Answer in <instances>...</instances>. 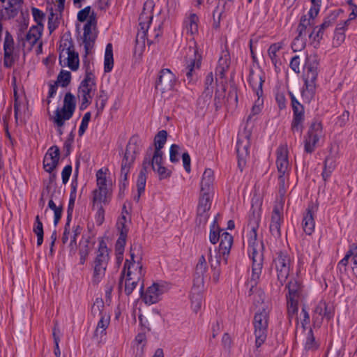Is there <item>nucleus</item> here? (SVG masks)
<instances>
[{
  "label": "nucleus",
  "instance_id": "f257e3e1",
  "mask_svg": "<svg viewBox=\"0 0 357 357\" xmlns=\"http://www.w3.org/2000/svg\"><path fill=\"white\" fill-rule=\"evenodd\" d=\"M248 254L252 259V275L248 282L250 287V292L257 284L263 267V243L257 240V236H248Z\"/></svg>",
  "mask_w": 357,
  "mask_h": 357
},
{
  "label": "nucleus",
  "instance_id": "f03ea898",
  "mask_svg": "<svg viewBox=\"0 0 357 357\" xmlns=\"http://www.w3.org/2000/svg\"><path fill=\"white\" fill-rule=\"evenodd\" d=\"M141 140L137 136H132L126 146L122 159L120 174V190L124 189L128 184V174L130 172L137 155L139 153Z\"/></svg>",
  "mask_w": 357,
  "mask_h": 357
},
{
  "label": "nucleus",
  "instance_id": "7ed1b4c3",
  "mask_svg": "<svg viewBox=\"0 0 357 357\" xmlns=\"http://www.w3.org/2000/svg\"><path fill=\"white\" fill-rule=\"evenodd\" d=\"M110 259L109 249L103 240L99 242L91 263L93 271L92 282L98 284L103 279Z\"/></svg>",
  "mask_w": 357,
  "mask_h": 357
},
{
  "label": "nucleus",
  "instance_id": "20e7f679",
  "mask_svg": "<svg viewBox=\"0 0 357 357\" xmlns=\"http://www.w3.org/2000/svg\"><path fill=\"white\" fill-rule=\"evenodd\" d=\"M264 82V73L262 72H256L253 70H250L248 83L253 92L257 96V99L255 101V103L252 107L251 114L248 116L247 121L251 120L252 116L259 114L261 111L264 99H263V84Z\"/></svg>",
  "mask_w": 357,
  "mask_h": 357
},
{
  "label": "nucleus",
  "instance_id": "39448f33",
  "mask_svg": "<svg viewBox=\"0 0 357 357\" xmlns=\"http://www.w3.org/2000/svg\"><path fill=\"white\" fill-rule=\"evenodd\" d=\"M96 89L95 76L90 70L89 64H87L86 75L78 88L77 96L81 100L79 109H85L91 102L92 92Z\"/></svg>",
  "mask_w": 357,
  "mask_h": 357
},
{
  "label": "nucleus",
  "instance_id": "423d86ee",
  "mask_svg": "<svg viewBox=\"0 0 357 357\" xmlns=\"http://www.w3.org/2000/svg\"><path fill=\"white\" fill-rule=\"evenodd\" d=\"M75 108V97L70 92H68L64 96L63 107L61 108L58 107L54 112V116L50 117V119L57 127L61 128L66 121L72 118Z\"/></svg>",
  "mask_w": 357,
  "mask_h": 357
},
{
  "label": "nucleus",
  "instance_id": "0eeeda50",
  "mask_svg": "<svg viewBox=\"0 0 357 357\" xmlns=\"http://www.w3.org/2000/svg\"><path fill=\"white\" fill-rule=\"evenodd\" d=\"M268 320L269 313L265 309L257 312L254 317V335L257 348H259L266 340Z\"/></svg>",
  "mask_w": 357,
  "mask_h": 357
},
{
  "label": "nucleus",
  "instance_id": "6e6552de",
  "mask_svg": "<svg viewBox=\"0 0 357 357\" xmlns=\"http://www.w3.org/2000/svg\"><path fill=\"white\" fill-rule=\"evenodd\" d=\"M202 59V55L196 46L188 47L185 59V67L183 70V73L185 75V80L188 83H191L196 79V71L200 68Z\"/></svg>",
  "mask_w": 357,
  "mask_h": 357
},
{
  "label": "nucleus",
  "instance_id": "1a4fd4ad",
  "mask_svg": "<svg viewBox=\"0 0 357 357\" xmlns=\"http://www.w3.org/2000/svg\"><path fill=\"white\" fill-rule=\"evenodd\" d=\"M324 137L323 127L321 122L313 121L304 137V150L312 153L318 146L319 140Z\"/></svg>",
  "mask_w": 357,
  "mask_h": 357
},
{
  "label": "nucleus",
  "instance_id": "9d476101",
  "mask_svg": "<svg viewBox=\"0 0 357 357\" xmlns=\"http://www.w3.org/2000/svg\"><path fill=\"white\" fill-rule=\"evenodd\" d=\"M43 29L40 26L38 28L32 26L28 32H26L22 39L18 40L19 45H21L24 53L26 52H30L33 49V46L38 43V49H42V42L40 41Z\"/></svg>",
  "mask_w": 357,
  "mask_h": 357
},
{
  "label": "nucleus",
  "instance_id": "9b49d317",
  "mask_svg": "<svg viewBox=\"0 0 357 357\" xmlns=\"http://www.w3.org/2000/svg\"><path fill=\"white\" fill-rule=\"evenodd\" d=\"M144 284L142 283L140 291L142 292ZM169 289V284L166 282L153 283L149 287L144 294L142 293V298L144 303L152 305L158 303L160 296Z\"/></svg>",
  "mask_w": 357,
  "mask_h": 357
},
{
  "label": "nucleus",
  "instance_id": "f8f14e48",
  "mask_svg": "<svg viewBox=\"0 0 357 357\" xmlns=\"http://www.w3.org/2000/svg\"><path fill=\"white\" fill-rule=\"evenodd\" d=\"M291 99V105L293 110V119L291 121V129L295 132L301 133L303 128L304 121V107L296 98L291 92H289Z\"/></svg>",
  "mask_w": 357,
  "mask_h": 357
},
{
  "label": "nucleus",
  "instance_id": "ddd939ff",
  "mask_svg": "<svg viewBox=\"0 0 357 357\" xmlns=\"http://www.w3.org/2000/svg\"><path fill=\"white\" fill-rule=\"evenodd\" d=\"M273 263L277 271L278 280L280 284L283 285L289 275L291 265L290 257L287 253L280 252L277 253Z\"/></svg>",
  "mask_w": 357,
  "mask_h": 357
},
{
  "label": "nucleus",
  "instance_id": "4468645a",
  "mask_svg": "<svg viewBox=\"0 0 357 357\" xmlns=\"http://www.w3.org/2000/svg\"><path fill=\"white\" fill-rule=\"evenodd\" d=\"M144 275L145 271L143 269V266L139 260L130 261L126 259L121 274L119 285L122 284L124 277L134 278V280H143Z\"/></svg>",
  "mask_w": 357,
  "mask_h": 357
},
{
  "label": "nucleus",
  "instance_id": "2eb2a0df",
  "mask_svg": "<svg viewBox=\"0 0 357 357\" xmlns=\"http://www.w3.org/2000/svg\"><path fill=\"white\" fill-rule=\"evenodd\" d=\"M208 271V264L205 255L202 254L198 259L195 268L192 290L197 293L202 291L204 286V278Z\"/></svg>",
  "mask_w": 357,
  "mask_h": 357
},
{
  "label": "nucleus",
  "instance_id": "dca6fc26",
  "mask_svg": "<svg viewBox=\"0 0 357 357\" xmlns=\"http://www.w3.org/2000/svg\"><path fill=\"white\" fill-rule=\"evenodd\" d=\"M96 21L94 17L91 16L84 26L83 43L85 50V58L93 47L96 38L95 31Z\"/></svg>",
  "mask_w": 357,
  "mask_h": 357
},
{
  "label": "nucleus",
  "instance_id": "f3484780",
  "mask_svg": "<svg viewBox=\"0 0 357 357\" xmlns=\"http://www.w3.org/2000/svg\"><path fill=\"white\" fill-rule=\"evenodd\" d=\"M176 82L174 74L168 68L160 71L158 79L156 81L155 88L162 93L172 91Z\"/></svg>",
  "mask_w": 357,
  "mask_h": 357
},
{
  "label": "nucleus",
  "instance_id": "a211bd4d",
  "mask_svg": "<svg viewBox=\"0 0 357 357\" xmlns=\"http://www.w3.org/2000/svg\"><path fill=\"white\" fill-rule=\"evenodd\" d=\"M319 59L315 54L306 56L303 67V79L305 82L316 83L318 76Z\"/></svg>",
  "mask_w": 357,
  "mask_h": 357
},
{
  "label": "nucleus",
  "instance_id": "6ab92c4d",
  "mask_svg": "<svg viewBox=\"0 0 357 357\" xmlns=\"http://www.w3.org/2000/svg\"><path fill=\"white\" fill-rule=\"evenodd\" d=\"M334 316V307L332 305L321 300L316 305L313 313L314 324L321 325L324 318L328 320L333 319Z\"/></svg>",
  "mask_w": 357,
  "mask_h": 357
},
{
  "label": "nucleus",
  "instance_id": "aec40b11",
  "mask_svg": "<svg viewBox=\"0 0 357 357\" xmlns=\"http://www.w3.org/2000/svg\"><path fill=\"white\" fill-rule=\"evenodd\" d=\"M337 16L335 14H330L326 16L324 22L319 26H315L313 31L309 35V38L312 40L314 47L319 45L321 40L323 39L324 31L333 26L336 21Z\"/></svg>",
  "mask_w": 357,
  "mask_h": 357
},
{
  "label": "nucleus",
  "instance_id": "412c9836",
  "mask_svg": "<svg viewBox=\"0 0 357 357\" xmlns=\"http://www.w3.org/2000/svg\"><path fill=\"white\" fill-rule=\"evenodd\" d=\"M284 43L280 41L271 44L268 50L267 54L274 66L275 71L279 73L282 66V50L284 48Z\"/></svg>",
  "mask_w": 357,
  "mask_h": 357
},
{
  "label": "nucleus",
  "instance_id": "4be33fe9",
  "mask_svg": "<svg viewBox=\"0 0 357 357\" xmlns=\"http://www.w3.org/2000/svg\"><path fill=\"white\" fill-rule=\"evenodd\" d=\"M153 151V147L150 146L147 149L146 155L144 156L143 163H142V168L139 172V174L138 175L137 181V191L139 196L144 192V188L146 186V174L148 173V169L150 167L151 164V154Z\"/></svg>",
  "mask_w": 357,
  "mask_h": 357
},
{
  "label": "nucleus",
  "instance_id": "5701e85b",
  "mask_svg": "<svg viewBox=\"0 0 357 357\" xmlns=\"http://www.w3.org/2000/svg\"><path fill=\"white\" fill-rule=\"evenodd\" d=\"M276 166L278 174H289L290 166L288 159V148L287 144H281L277 149Z\"/></svg>",
  "mask_w": 357,
  "mask_h": 357
},
{
  "label": "nucleus",
  "instance_id": "b1692460",
  "mask_svg": "<svg viewBox=\"0 0 357 357\" xmlns=\"http://www.w3.org/2000/svg\"><path fill=\"white\" fill-rule=\"evenodd\" d=\"M250 139L248 135H240L237 139L236 150L238 156V164L240 167L245 163L249 155Z\"/></svg>",
  "mask_w": 357,
  "mask_h": 357
},
{
  "label": "nucleus",
  "instance_id": "393cba45",
  "mask_svg": "<svg viewBox=\"0 0 357 357\" xmlns=\"http://www.w3.org/2000/svg\"><path fill=\"white\" fill-rule=\"evenodd\" d=\"M60 151L58 146L50 147L43 159V167L46 172L51 173L58 165Z\"/></svg>",
  "mask_w": 357,
  "mask_h": 357
},
{
  "label": "nucleus",
  "instance_id": "a878e982",
  "mask_svg": "<svg viewBox=\"0 0 357 357\" xmlns=\"http://www.w3.org/2000/svg\"><path fill=\"white\" fill-rule=\"evenodd\" d=\"M316 211V206L313 204H311L308 206L305 213L303 215L302 227L304 232L307 235H311L314 230L315 222L314 216Z\"/></svg>",
  "mask_w": 357,
  "mask_h": 357
},
{
  "label": "nucleus",
  "instance_id": "bb28decb",
  "mask_svg": "<svg viewBox=\"0 0 357 357\" xmlns=\"http://www.w3.org/2000/svg\"><path fill=\"white\" fill-rule=\"evenodd\" d=\"M282 222V210L278 206L273 208L270 223V232L275 238H280L281 236V223Z\"/></svg>",
  "mask_w": 357,
  "mask_h": 357
},
{
  "label": "nucleus",
  "instance_id": "cd10ccee",
  "mask_svg": "<svg viewBox=\"0 0 357 357\" xmlns=\"http://www.w3.org/2000/svg\"><path fill=\"white\" fill-rule=\"evenodd\" d=\"M167 137V132L166 130H160L158 132V134L155 136L154 138V145L155 150L152 151L151 156H153V161L158 163L161 160V156H162L163 153L161 149L163 148L164 145L166 143Z\"/></svg>",
  "mask_w": 357,
  "mask_h": 357
},
{
  "label": "nucleus",
  "instance_id": "c85d7f7f",
  "mask_svg": "<svg viewBox=\"0 0 357 357\" xmlns=\"http://www.w3.org/2000/svg\"><path fill=\"white\" fill-rule=\"evenodd\" d=\"M204 254H206L208 256V259L211 263V269L212 273L211 280L213 283L217 284L220 280V275L221 273V270L220 268L221 258L220 257L215 256V261H213L212 258V249L211 247L207 245L205 246Z\"/></svg>",
  "mask_w": 357,
  "mask_h": 357
},
{
  "label": "nucleus",
  "instance_id": "c756f323",
  "mask_svg": "<svg viewBox=\"0 0 357 357\" xmlns=\"http://www.w3.org/2000/svg\"><path fill=\"white\" fill-rule=\"evenodd\" d=\"M261 220V210L259 208H251L248 216V228L250 229L248 236H257V230Z\"/></svg>",
  "mask_w": 357,
  "mask_h": 357
},
{
  "label": "nucleus",
  "instance_id": "7c9ffc66",
  "mask_svg": "<svg viewBox=\"0 0 357 357\" xmlns=\"http://www.w3.org/2000/svg\"><path fill=\"white\" fill-rule=\"evenodd\" d=\"M232 244V236L227 231H222L220 237V243L219 245L218 255L217 256L220 257V258H221L222 256L225 262H227V257L230 252Z\"/></svg>",
  "mask_w": 357,
  "mask_h": 357
},
{
  "label": "nucleus",
  "instance_id": "2f4dec72",
  "mask_svg": "<svg viewBox=\"0 0 357 357\" xmlns=\"http://www.w3.org/2000/svg\"><path fill=\"white\" fill-rule=\"evenodd\" d=\"M230 66V54L228 50H222L218 59V66L215 69V75L219 78L225 77V73Z\"/></svg>",
  "mask_w": 357,
  "mask_h": 357
},
{
  "label": "nucleus",
  "instance_id": "473e14b6",
  "mask_svg": "<svg viewBox=\"0 0 357 357\" xmlns=\"http://www.w3.org/2000/svg\"><path fill=\"white\" fill-rule=\"evenodd\" d=\"M199 17L195 13L186 16L183 21V28L188 34L193 36L198 33Z\"/></svg>",
  "mask_w": 357,
  "mask_h": 357
},
{
  "label": "nucleus",
  "instance_id": "72a5a7b5",
  "mask_svg": "<svg viewBox=\"0 0 357 357\" xmlns=\"http://www.w3.org/2000/svg\"><path fill=\"white\" fill-rule=\"evenodd\" d=\"M93 206H100L102 204H107L110 200L109 189L96 188L92 192Z\"/></svg>",
  "mask_w": 357,
  "mask_h": 357
},
{
  "label": "nucleus",
  "instance_id": "f704fd0d",
  "mask_svg": "<svg viewBox=\"0 0 357 357\" xmlns=\"http://www.w3.org/2000/svg\"><path fill=\"white\" fill-rule=\"evenodd\" d=\"M126 222V217L122 216L120 219L118 220L116 223V227L119 232V236L116 243H117V246H119L120 248L125 247L126 243L128 228Z\"/></svg>",
  "mask_w": 357,
  "mask_h": 357
},
{
  "label": "nucleus",
  "instance_id": "c9c22d12",
  "mask_svg": "<svg viewBox=\"0 0 357 357\" xmlns=\"http://www.w3.org/2000/svg\"><path fill=\"white\" fill-rule=\"evenodd\" d=\"M214 182V173L211 169H206L201 181L202 192L211 193Z\"/></svg>",
  "mask_w": 357,
  "mask_h": 357
},
{
  "label": "nucleus",
  "instance_id": "e433bc0d",
  "mask_svg": "<svg viewBox=\"0 0 357 357\" xmlns=\"http://www.w3.org/2000/svg\"><path fill=\"white\" fill-rule=\"evenodd\" d=\"M75 50V47L73 45V41L68 35H64L60 41L59 45V62L62 63L63 56H66V54Z\"/></svg>",
  "mask_w": 357,
  "mask_h": 357
},
{
  "label": "nucleus",
  "instance_id": "4c0bfd02",
  "mask_svg": "<svg viewBox=\"0 0 357 357\" xmlns=\"http://www.w3.org/2000/svg\"><path fill=\"white\" fill-rule=\"evenodd\" d=\"M287 288L289 294L287 296V299L298 301L302 293V287L300 282L297 279H292L289 282Z\"/></svg>",
  "mask_w": 357,
  "mask_h": 357
},
{
  "label": "nucleus",
  "instance_id": "58836bf2",
  "mask_svg": "<svg viewBox=\"0 0 357 357\" xmlns=\"http://www.w3.org/2000/svg\"><path fill=\"white\" fill-rule=\"evenodd\" d=\"M306 29L307 27L301 25L300 24L298 26L297 31L298 36L295 38L294 40L292 43L291 47L294 52L301 50L305 46V36L306 35Z\"/></svg>",
  "mask_w": 357,
  "mask_h": 357
},
{
  "label": "nucleus",
  "instance_id": "ea45409f",
  "mask_svg": "<svg viewBox=\"0 0 357 357\" xmlns=\"http://www.w3.org/2000/svg\"><path fill=\"white\" fill-rule=\"evenodd\" d=\"M109 321L110 316L108 314L105 313L101 315V317H100V320L98 322L93 336L97 338L99 337L101 338L102 336L105 335L106 330L109 326Z\"/></svg>",
  "mask_w": 357,
  "mask_h": 357
},
{
  "label": "nucleus",
  "instance_id": "a19ab883",
  "mask_svg": "<svg viewBox=\"0 0 357 357\" xmlns=\"http://www.w3.org/2000/svg\"><path fill=\"white\" fill-rule=\"evenodd\" d=\"M62 60L64 65L68 66L70 70L75 71L79 68V55L75 50L66 53V56H63Z\"/></svg>",
  "mask_w": 357,
  "mask_h": 357
},
{
  "label": "nucleus",
  "instance_id": "79ce46f5",
  "mask_svg": "<svg viewBox=\"0 0 357 357\" xmlns=\"http://www.w3.org/2000/svg\"><path fill=\"white\" fill-rule=\"evenodd\" d=\"M2 3H6V0H0ZM22 0H7L6 5L4 6L9 17H15L19 10L22 8Z\"/></svg>",
  "mask_w": 357,
  "mask_h": 357
},
{
  "label": "nucleus",
  "instance_id": "37998d69",
  "mask_svg": "<svg viewBox=\"0 0 357 357\" xmlns=\"http://www.w3.org/2000/svg\"><path fill=\"white\" fill-rule=\"evenodd\" d=\"M151 164L150 166L151 167L152 169L157 172V174L159 176V178L160 180L165 179L170 176L171 172L168 170L166 167L162 166V156H161V160L159 162L156 163L155 161H153V156L151 155Z\"/></svg>",
  "mask_w": 357,
  "mask_h": 357
},
{
  "label": "nucleus",
  "instance_id": "c03bdc74",
  "mask_svg": "<svg viewBox=\"0 0 357 357\" xmlns=\"http://www.w3.org/2000/svg\"><path fill=\"white\" fill-rule=\"evenodd\" d=\"M335 167L336 162L335 158L333 155H328L325 159L324 170L321 174L324 181H326L331 177Z\"/></svg>",
  "mask_w": 357,
  "mask_h": 357
},
{
  "label": "nucleus",
  "instance_id": "a18cd8bd",
  "mask_svg": "<svg viewBox=\"0 0 357 357\" xmlns=\"http://www.w3.org/2000/svg\"><path fill=\"white\" fill-rule=\"evenodd\" d=\"M319 343L316 340L312 329L310 328L305 335L304 340V349L305 351H314L319 349Z\"/></svg>",
  "mask_w": 357,
  "mask_h": 357
},
{
  "label": "nucleus",
  "instance_id": "49530a36",
  "mask_svg": "<svg viewBox=\"0 0 357 357\" xmlns=\"http://www.w3.org/2000/svg\"><path fill=\"white\" fill-rule=\"evenodd\" d=\"M114 66L113 48L111 43H108L105 48L104 70L105 73L110 72Z\"/></svg>",
  "mask_w": 357,
  "mask_h": 357
},
{
  "label": "nucleus",
  "instance_id": "de8ad7c7",
  "mask_svg": "<svg viewBox=\"0 0 357 357\" xmlns=\"http://www.w3.org/2000/svg\"><path fill=\"white\" fill-rule=\"evenodd\" d=\"M91 252L89 239H86L79 243V264L84 265L87 259V257Z\"/></svg>",
  "mask_w": 357,
  "mask_h": 357
},
{
  "label": "nucleus",
  "instance_id": "09e8293b",
  "mask_svg": "<svg viewBox=\"0 0 357 357\" xmlns=\"http://www.w3.org/2000/svg\"><path fill=\"white\" fill-rule=\"evenodd\" d=\"M315 89L316 83L305 82V89L301 92L303 100L310 102L314 96Z\"/></svg>",
  "mask_w": 357,
  "mask_h": 357
},
{
  "label": "nucleus",
  "instance_id": "8fccbe9b",
  "mask_svg": "<svg viewBox=\"0 0 357 357\" xmlns=\"http://www.w3.org/2000/svg\"><path fill=\"white\" fill-rule=\"evenodd\" d=\"M33 231L37 236V245L40 246L43 242L44 231L43 223L40 221L39 215H36V217Z\"/></svg>",
  "mask_w": 357,
  "mask_h": 357
},
{
  "label": "nucleus",
  "instance_id": "3c124183",
  "mask_svg": "<svg viewBox=\"0 0 357 357\" xmlns=\"http://www.w3.org/2000/svg\"><path fill=\"white\" fill-rule=\"evenodd\" d=\"M224 231L222 229H220L217 225L216 220H214L213 222L211 225L210 228V234H209V241L212 244H215L218 242L219 239L221 237L220 232L222 233Z\"/></svg>",
  "mask_w": 357,
  "mask_h": 357
},
{
  "label": "nucleus",
  "instance_id": "603ef678",
  "mask_svg": "<svg viewBox=\"0 0 357 357\" xmlns=\"http://www.w3.org/2000/svg\"><path fill=\"white\" fill-rule=\"evenodd\" d=\"M107 169H99L96 173V188L108 189V184L107 180Z\"/></svg>",
  "mask_w": 357,
  "mask_h": 357
},
{
  "label": "nucleus",
  "instance_id": "864d4df0",
  "mask_svg": "<svg viewBox=\"0 0 357 357\" xmlns=\"http://www.w3.org/2000/svg\"><path fill=\"white\" fill-rule=\"evenodd\" d=\"M289 174H278V191L280 196H284L289 186Z\"/></svg>",
  "mask_w": 357,
  "mask_h": 357
},
{
  "label": "nucleus",
  "instance_id": "5fc2aeb1",
  "mask_svg": "<svg viewBox=\"0 0 357 357\" xmlns=\"http://www.w3.org/2000/svg\"><path fill=\"white\" fill-rule=\"evenodd\" d=\"M48 207L54 211V225L56 226L61 218L62 206H56L52 199L49 201Z\"/></svg>",
  "mask_w": 357,
  "mask_h": 357
},
{
  "label": "nucleus",
  "instance_id": "6e6d98bb",
  "mask_svg": "<svg viewBox=\"0 0 357 357\" xmlns=\"http://www.w3.org/2000/svg\"><path fill=\"white\" fill-rule=\"evenodd\" d=\"M70 72L62 70L58 75L56 82L62 87H66L70 83Z\"/></svg>",
  "mask_w": 357,
  "mask_h": 357
},
{
  "label": "nucleus",
  "instance_id": "4d7b16f0",
  "mask_svg": "<svg viewBox=\"0 0 357 357\" xmlns=\"http://www.w3.org/2000/svg\"><path fill=\"white\" fill-rule=\"evenodd\" d=\"M210 193L200 192V197L198 203V209L208 210L211 208Z\"/></svg>",
  "mask_w": 357,
  "mask_h": 357
},
{
  "label": "nucleus",
  "instance_id": "13d9d810",
  "mask_svg": "<svg viewBox=\"0 0 357 357\" xmlns=\"http://www.w3.org/2000/svg\"><path fill=\"white\" fill-rule=\"evenodd\" d=\"M298 301L296 300L291 301L289 299H287V314L290 323L292 318L298 313Z\"/></svg>",
  "mask_w": 357,
  "mask_h": 357
},
{
  "label": "nucleus",
  "instance_id": "bf43d9fd",
  "mask_svg": "<svg viewBox=\"0 0 357 357\" xmlns=\"http://www.w3.org/2000/svg\"><path fill=\"white\" fill-rule=\"evenodd\" d=\"M32 15L34 21L36 22V25H33V26L38 27L40 26L42 29L44 28V25L43 22L45 19V14L43 11L39 10L37 8L33 7L31 8Z\"/></svg>",
  "mask_w": 357,
  "mask_h": 357
},
{
  "label": "nucleus",
  "instance_id": "052dcab7",
  "mask_svg": "<svg viewBox=\"0 0 357 357\" xmlns=\"http://www.w3.org/2000/svg\"><path fill=\"white\" fill-rule=\"evenodd\" d=\"M125 278V293L126 295L129 296L133 291V290L136 288L137 284L141 280H134V278L124 277Z\"/></svg>",
  "mask_w": 357,
  "mask_h": 357
},
{
  "label": "nucleus",
  "instance_id": "680f3d73",
  "mask_svg": "<svg viewBox=\"0 0 357 357\" xmlns=\"http://www.w3.org/2000/svg\"><path fill=\"white\" fill-rule=\"evenodd\" d=\"M208 217L209 214L208 210L197 208L196 221L199 227L206 224Z\"/></svg>",
  "mask_w": 357,
  "mask_h": 357
},
{
  "label": "nucleus",
  "instance_id": "e2e57ef3",
  "mask_svg": "<svg viewBox=\"0 0 357 357\" xmlns=\"http://www.w3.org/2000/svg\"><path fill=\"white\" fill-rule=\"evenodd\" d=\"M14 43L12 36L9 32L6 31L4 43H3V53H13Z\"/></svg>",
  "mask_w": 357,
  "mask_h": 357
},
{
  "label": "nucleus",
  "instance_id": "0e129e2a",
  "mask_svg": "<svg viewBox=\"0 0 357 357\" xmlns=\"http://www.w3.org/2000/svg\"><path fill=\"white\" fill-rule=\"evenodd\" d=\"M104 304L101 301H96L91 307V313L93 317H101V315L106 313L104 312Z\"/></svg>",
  "mask_w": 357,
  "mask_h": 357
},
{
  "label": "nucleus",
  "instance_id": "69168bd1",
  "mask_svg": "<svg viewBox=\"0 0 357 357\" xmlns=\"http://www.w3.org/2000/svg\"><path fill=\"white\" fill-rule=\"evenodd\" d=\"M107 100V94L105 93L104 91H100V95L98 96L97 100L96 101V107L98 109V114L103 110Z\"/></svg>",
  "mask_w": 357,
  "mask_h": 357
},
{
  "label": "nucleus",
  "instance_id": "338daca9",
  "mask_svg": "<svg viewBox=\"0 0 357 357\" xmlns=\"http://www.w3.org/2000/svg\"><path fill=\"white\" fill-rule=\"evenodd\" d=\"M91 112H89L84 114V115L82 119V122L79 126V130H78V133H79V136H82L85 132L86 130L87 129L89 122L90 121V119H91Z\"/></svg>",
  "mask_w": 357,
  "mask_h": 357
},
{
  "label": "nucleus",
  "instance_id": "774afa93",
  "mask_svg": "<svg viewBox=\"0 0 357 357\" xmlns=\"http://www.w3.org/2000/svg\"><path fill=\"white\" fill-rule=\"evenodd\" d=\"M59 26L57 17H54L53 12H51L48 17V29L50 33H52Z\"/></svg>",
  "mask_w": 357,
  "mask_h": 357
}]
</instances>
